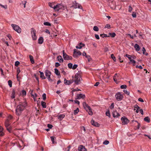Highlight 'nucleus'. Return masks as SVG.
<instances>
[{"label": "nucleus", "mask_w": 151, "mask_h": 151, "mask_svg": "<svg viewBox=\"0 0 151 151\" xmlns=\"http://www.w3.org/2000/svg\"><path fill=\"white\" fill-rule=\"evenodd\" d=\"M27 3L26 1H24L22 2L23 4L24 5V8L26 6V4Z\"/></svg>", "instance_id": "58"}, {"label": "nucleus", "mask_w": 151, "mask_h": 151, "mask_svg": "<svg viewBox=\"0 0 151 151\" xmlns=\"http://www.w3.org/2000/svg\"><path fill=\"white\" fill-rule=\"evenodd\" d=\"M51 139L52 140V141L53 143H54V139H55V137L53 136L51 137Z\"/></svg>", "instance_id": "49"}, {"label": "nucleus", "mask_w": 151, "mask_h": 151, "mask_svg": "<svg viewBox=\"0 0 151 151\" xmlns=\"http://www.w3.org/2000/svg\"><path fill=\"white\" fill-rule=\"evenodd\" d=\"M84 46L85 45L84 44H83L82 42H80L76 46V48L81 49L82 47Z\"/></svg>", "instance_id": "14"}, {"label": "nucleus", "mask_w": 151, "mask_h": 151, "mask_svg": "<svg viewBox=\"0 0 151 151\" xmlns=\"http://www.w3.org/2000/svg\"><path fill=\"white\" fill-rule=\"evenodd\" d=\"M11 26L13 29L18 33H20L21 32V29L18 26L15 24H11Z\"/></svg>", "instance_id": "4"}, {"label": "nucleus", "mask_w": 151, "mask_h": 151, "mask_svg": "<svg viewBox=\"0 0 151 151\" xmlns=\"http://www.w3.org/2000/svg\"><path fill=\"white\" fill-rule=\"evenodd\" d=\"M123 92L127 94V95H129L130 94V92L129 91H128L126 90H124Z\"/></svg>", "instance_id": "37"}, {"label": "nucleus", "mask_w": 151, "mask_h": 151, "mask_svg": "<svg viewBox=\"0 0 151 151\" xmlns=\"http://www.w3.org/2000/svg\"><path fill=\"white\" fill-rule=\"evenodd\" d=\"M12 118V116L11 115H9L8 116L6 120H8V121H9Z\"/></svg>", "instance_id": "46"}, {"label": "nucleus", "mask_w": 151, "mask_h": 151, "mask_svg": "<svg viewBox=\"0 0 151 151\" xmlns=\"http://www.w3.org/2000/svg\"><path fill=\"white\" fill-rule=\"evenodd\" d=\"M29 57L31 63L32 64H33L35 62L34 60L33 57L32 56L30 55L29 56Z\"/></svg>", "instance_id": "31"}, {"label": "nucleus", "mask_w": 151, "mask_h": 151, "mask_svg": "<svg viewBox=\"0 0 151 151\" xmlns=\"http://www.w3.org/2000/svg\"><path fill=\"white\" fill-rule=\"evenodd\" d=\"M64 8L63 6L61 4H58L55 5L54 10L55 11H58L59 10L62 9Z\"/></svg>", "instance_id": "7"}, {"label": "nucleus", "mask_w": 151, "mask_h": 151, "mask_svg": "<svg viewBox=\"0 0 151 151\" xmlns=\"http://www.w3.org/2000/svg\"><path fill=\"white\" fill-rule=\"evenodd\" d=\"M61 73H63V75H66V73L65 72V71H64V70H63L62 71H61Z\"/></svg>", "instance_id": "63"}, {"label": "nucleus", "mask_w": 151, "mask_h": 151, "mask_svg": "<svg viewBox=\"0 0 151 151\" xmlns=\"http://www.w3.org/2000/svg\"><path fill=\"white\" fill-rule=\"evenodd\" d=\"M42 97L43 99L44 100H45L46 99V94L45 93H43L42 94Z\"/></svg>", "instance_id": "40"}, {"label": "nucleus", "mask_w": 151, "mask_h": 151, "mask_svg": "<svg viewBox=\"0 0 151 151\" xmlns=\"http://www.w3.org/2000/svg\"><path fill=\"white\" fill-rule=\"evenodd\" d=\"M43 24L45 26H51V24L48 22H46L44 23Z\"/></svg>", "instance_id": "35"}, {"label": "nucleus", "mask_w": 151, "mask_h": 151, "mask_svg": "<svg viewBox=\"0 0 151 151\" xmlns=\"http://www.w3.org/2000/svg\"><path fill=\"white\" fill-rule=\"evenodd\" d=\"M11 97L12 99H14L15 97V92L14 90L12 91Z\"/></svg>", "instance_id": "28"}, {"label": "nucleus", "mask_w": 151, "mask_h": 151, "mask_svg": "<svg viewBox=\"0 0 151 151\" xmlns=\"http://www.w3.org/2000/svg\"><path fill=\"white\" fill-rule=\"evenodd\" d=\"M8 84L9 87H12V82L11 80H9L8 82Z\"/></svg>", "instance_id": "41"}, {"label": "nucleus", "mask_w": 151, "mask_h": 151, "mask_svg": "<svg viewBox=\"0 0 151 151\" xmlns=\"http://www.w3.org/2000/svg\"><path fill=\"white\" fill-rule=\"evenodd\" d=\"M3 128L1 126H0V136H3L4 135V133L3 132Z\"/></svg>", "instance_id": "22"}, {"label": "nucleus", "mask_w": 151, "mask_h": 151, "mask_svg": "<svg viewBox=\"0 0 151 151\" xmlns=\"http://www.w3.org/2000/svg\"><path fill=\"white\" fill-rule=\"evenodd\" d=\"M146 51V50L145 47H143L142 49V52L143 54L145 55H148V53H145V52Z\"/></svg>", "instance_id": "36"}, {"label": "nucleus", "mask_w": 151, "mask_h": 151, "mask_svg": "<svg viewBox=\"0 0 151 151\" xmlns=\"http://www.w3.org/2000/svg\"><path fill=\"white\" fill-rule=\"evenodd\" d=\"M121 120L122 121V124L125 125L127 124L129 122V120L126 118L122 117Z\"/></svg>", "instance_id": "9"}, {"label": "nucleus", "mask_w": 151, "mask_h": 151, "mask_svg": "<svg viewBox=\"0 0 151 151\" xmlns=\"http://www.w3.org/2000/svg\"><path fill=\"white\" fill-rule=\"evenodd\" d=\"M0 6L2 8H4L5 9H7V6L6 5H2L1 4H0Z\"/></svg>", "instance_id": "42"}, {"label": "nucleus", "mask_w": 151, "mask_h": 151, "mask_svg": "<svg viewBox=\"0 0 151 151\" xmlns=\"http://www.w3.org/2000/svg\"><path fill=\"white\" fill-rule=\"evenodd\" d=\"M115 97L116 99L118 101H121L124 98V96L120 92L117 93L115 95Z\"/></svg>", "instance_id": "5"}, {"label": "nucleus", "mask_w": 151, "mask_h": 151, "mask_svg": "<svg viewBox=\"0 0 151 151\" xmlns=\"http://www.w3.org/2000/svg\"><path fill=\"white\" fill-rule=\"evenodd\" d=\"M20 63L19 61H17L15 62V65L16 66H17Z\"/></svg>", "instance_id": "50"}, {"label": "nucleus", "mask_w": 151, "mask_h": 151, "mask_svg": "<svg viewBox=\"0 0 151 151\" xmlns=\"http://www.w3.org/2000/svg\"><path fill=\"white\" fill-rule=\"evenodd\" d=\"M91 123L92 125L95 126L99 127V124L97 122L94 121L92 119L91 121Z\"/></svg>", "instance_id": "15"}, {"label": "nucleus", "mask_w": 151, "mask_h": 151, "mask_svg": "<svg viewBox=\"0 0 151 151\" xmlns=\"http://www.w3.org/2000/svg\"><path fill=\"white\" fill-rule=\"evenodd\" d=\"M125 56L126 57L128 58L129 59V58H131V57H132V56L131 55H128L127 54H126L125 55Z\"/></svg>", "instance_id": "55"}, {"label": "nucleus", "mask_w": 151, "mask_h": 151, "mask_svg": "<svg viewBox=\"0 0 151 151\" xmlns=\"http://www.w3.org/2000/svg\"><path fill=\"white\" fill-rule=\"evenodd\" d=\"M49 6L52 8H53L54 9L55 6V3H48Z\"/></svg>", "instance_id": "21"}, {"label": "nucleus", "mask_w": 151, "mask_h": 151, "mask_svg": "<svg viewBox=\"0 0 151 151\" xmlns=\"http://www.w3.org/2000/svg\"><path fill=\"white\" fill-rule=\"evenodd\" d=\"M93 29L96 31H98L99 30V28L97 26H95L93 27Z\"/></svg>", "instance_id": "39"}, {"label": "nucleus", "mask_w": 151, "mask_h": 151, "mask_svg": "<svg viewBox=\"0 0 151 151\" xmlns=\"http://www.w3.org/2000/svg\"><path fill=\"white\" fill-rule=\"evenodd\" d=\"M31 33L32 39L34 40H36L37 39V36H36V31L34 29L32 28L31 29Z\"/></svg>", "instance_id": "8"}, {"label": "nucleus", "mask_w": 151, "mask_h": 151, "mask_svg": "<svg viewBox=\"0 0 151 151\" xmlns=\"http://www.w3.org/2000/svg\"><path fill=\"white\" fill-rule=\"evenodd\" d=\"M77 8L83 10V7L81 5L79 4L76 3V8Z\"/></svg>", "instance_id": "24"}, {"label": "nucleus", "mask_w": 151, "mask_h": 151, "mask_svg": "<svg viewBox=\"0 0 151 151\" xmlns=\"http://www.w3.org/2000/svg\"><path fill=\"white\" fill-rule=\"evenodd\" d=\"M109 36H110L112 37H114L116 35L115 33L114 32L112 33H109Z\"/></svg>", "instance_id": "33"}, {"label": "nucleus", "mask_w": 151, "mask_h": 151, "mask_svg": "<svg viewBox=\"0 0 151 151\" xmlns=\"http://www.w3.org/2000/svg\"><path fill=\"white\" fill-rule=\"evenodd\" d=\"M63 57L64 59L65 60H71L72 59V57L71 56L68 55L66 54H64V55H63Z\"/></svg>", "instance_id": "10"}, {"label": "nucleus", "mask_w": 151, "mask_h": 151, "mask_svg": "<svg viewBox=\"0 0 151 151\" xmlns=\"http://www.w3.org/2000/svg\"><path fill=\"white\" fill-rule=\"evenodd\" d=\"M136 68H139L140 69H142V67L141 66V65H137L136 66Z\"/></svg>", "instance_id": "62"}, {"label": "nucleus", "mask_w": 151, "mask_h": 151, "mask_svg": "<svg viewBox=\"0 0 151 151\" xmlns=\"http://www.w3.org/2000/svg\"><path fill=\"white\" fill-rule=\"evenodd\" d=\"M7 130L9 131V132H11V129L9 127H6Z\"/></svg>", "instance_id": "56"}, {"label": "nucleus", "mask_w": 151, "mask_h": 151, "mask_svg": "<svg viewBox=\"0 0 151 151\" xmlns=\"http://www.w3.org/2000/svg\"><path fill=\"white\" fill-rule=\"evenodd\" d=\"M65 116V115L64 114H60L58 116V119L61 120H62Z\"/></svg>", "instance_id": "30"}, {"label": "nucleus", "mask_w": 151, "mask_h": 151, "mask_svg": "<svg viewBox=\"0 0 151 151\" xmlns=\"http://www.w3.org/2000/svg\"><path fill=\"white\" fill-rule=\"evenodd\" d=\"M81 130L82 131H83L84 132H86V129L85 127H81Z\"/></svg>", "instance_id": "60"}, {"label": "nucleus", "mask_w": 151, "mask_h": 151, "mask_svg": "<svg viewBox=\"0 0 151 151\" xmlns=\"http://www.w3.org/2000/svg\"><path fill=\"white\" fill-rule=\"evenodd\" d=\"M81 54V52L80 51H77L76 50V55H80Z\"/></svg>", "instance_id": "54"}, {"label": "nucleus", "mask_w": 151, "mask_h": 151, "mask_svg": "<svg viewBox=\"0 0 151 151\" xmlns=\"http://www.w3.org/2000/svg\"><path fill=\"white\" fill-rule=\"evenodd\" d=\"M83 106L86 111L88 112L89 115H92L93 112L91 107L85 102L83 103Z\"/></svg>", "instance_id": "3"}, {"label": "nucleus", "mask_w": 151, "mask_h": 151, "mask_svg": "<svg viewBox=\"0 0 151 151\" xmlns=\"http://www.w3.org/2000/svg\"><path fill=\"white\" fill-rule=\"evenodd\" d=\"M111 58L113 59V60L114 61H116V59L115 57L114 56V55L113 54H111Z\"/></svg>", "instance_id": "44"}, {"label": "nucleus", "mask_w": 151, "mask_h": 151, "mask_svg": "<svg viewBox=\"0 0 151 151\" xmlns=\"http://www.w3.org/2000/svg\"><path fill=\"white\" fill-rule=\"evenodd\" d=\"M78 72L76 73V84H79L82 80L81 78L82 73L81 71L78 70Z\"/></svg>", "instance_id": "2"}, {"label": "nucleus", "mask_w": 151, "mask_h": 151, "mask_svg": "<svg viewBox=\"0 0 151 151\" xmlns=\"http://www.w3.org/2000/svg\"><path fill=\"white\" fill-rule=\"evenodd\" d=\"M39 72L40 73V78L43 79H45L46 78V77L45 76L43 73L40 71H39Z\"/></svg>", "instance_id": "23"}, {"label": "nucleus", "mask_w": 151, "mask_h": 151, "mask_svg": "<svg viewBox=\"0 0 151 151\" xmlns=\"http://www.w3.org/2000/svg\"><path fill=\"white\" fill-rule=\"evenodd\" d=\"M129 60H130V62L129 63H131L133 64V65H134L136 63V62L132 58V57H131L130 58H129Z\"/></svg>", "instance_id": "19"}, {"label": "nucleus", "mask_w": 151, "mask_h": 151, "mask_svg": "<svg viewBox=\"0 0 151 151\" xmlns=\"http://www.w3.org/2000/svg\"><path fill=\"white\" fill-rule=\"evenodd\" d=\"M138 101H140V102H144L143 100L141 98H140L138 99Z\"/></svg>", "instance_id": "64"}, {"label": "nucleus", "mask_w": 151, "mask_h": 151, "mask_svg": "<svg viewBox=\"0 0 151 151\" xmlns=\"http://www.w3.org/2000/svg\"><path fill=\"white\" fill-rule=\"evenodd\" d=\"M31 95L32 96V97L34 99V100L35 101H36V98L37 97V94L36 93H34V94L31 93Z\"/></svg>", "instance_id": "32"}, {"label": "nucleus", "mask_w": 151, "mask_h": 151, "mask_svg": "<svg viewBox=\"0 0 151 151\" xmlns=\"http://www.w3.org/2000/svg\"><path fill=\"white\" fill-rule=\"evenodd\" d=\"M132 9H133L132 8V7H131V6H129L128 11L129 12H131Z\"/></svg>", "instance_id": "47"}, {"label": "nucleus", "mask_w": 151, "mask_h": 151, "mask_svg": "<svg viewBox=\"0 0 151 151\" xmlns=\"http://www.w3.org/2000/svg\"><path fill=\"white\" fill-rule=\"evenodd\" d=\"M114 103H112L111 104V105H110V108L111 109H112L114 108Z\"/></svg>", "instance_id": "51"}, {"label": "nucleus", "mask_w": 151, "mask_h": 151, "mask_svg": "<svg viewBox=\"0 0 151 151\" xmlns=\"http://www.w3.org/2000/svg\"><path fill=\"white\" fill-rule=\"evenodd\" d=\"M95 37L97 39H99V35L97 34H95Z\"/></svg>", "instance_id": "61"}, {"label": "nucleus", "mask_w": 151, "mask_h": 151, "mask_svg": "<svg viewBox=\"0 0 151 151\" xmlns=\"http://www.w3.org/2000/svg\"><path fill=\"white\" fill-rule=\"evenodd\" d=\"M55 73L57 76L60 75V73L58 71V70L57 68H55L54 69Z\"/></svg>", "instance_id": "27"}, {"label": "nucleus", "mask_w": 151, "mask_h": 151, "mask_svg": "<svg viewBox=\"0 0 151 151\" xmlns=\"http://www.w3.org/2000/svg\"><path fill=\"white\" fill-rule=\"evenodd\" d=\"M113 116L114 117H118L120 116L119 113L116 110L112 112Z\"/></svg>", "instance_id": "11"}, {"label": "nucleus", "mask_w": 151, "mask_h": 151, "mask_svg": "<svg viewBox=\"0 0 151 151\" xmlns=\"http://www.w3.org/2000/svg\"><path fill=\"white\" fill-rule=\"evenodd\" d=\"M57 59L60 63H63V59L60 55L58 56L57 57Z\"/></svg>", "instance_id": "18"}, {"label": "nucleus", "mask_w": 151, "mask_h": 151, "mask_svg": "<svg viewBox=\"0 0 151 151\" xmlns=\"http://www.w3.org/2000/svg\"><path fill=\"white\" fill-rule=\"evenodd\" d=\"M134 47L136 49V50H137V51H139L140 50V47L137 44H136L135 45Z\"/></svg>", "instance_id": "25"}, {"label": "nucleus", "mask_w": 151, "mask_h": 151, "mask_svg": "<svg viewBox=\"0 0 151 151\" xmlns=\"http://www.w3.org/2000/svg\"><path fill=\"white\" fill-rule=\"evenodd\" d=\"M144 120L147 122H150V118L148 116L145 117L144 119Z\"/></svg>", "instance_id": "34"}, {"label": "nucleus", "mask_w": 151, "mask_h": 151, "mask_svg": "<svg viewBox=\"0 0 151 151\" xmlns=\"http://www.w3.org/2000/svg\"><path fill=\"white\" fill-rule=\"evenodd\" d=\"M78 151H87L85 147L83 145H80L78 147Z\"/></svg>", "instance_id": "13"}, {"label": "nucleus", "mask_w": 151, "mask_h": 151, "mask_svg": "<svg viewBox=\"0 0 151 151\" xmlns=\"http://www.w3.org/2000/svg\"><path fill=\"white\" fill-rule=\"evenodd\" d=\"M45 76L49 81H52V80L50 78V76L51 75V72L48 70H46L45 71Z\"/></svg>", "instance_id": "6"}, {"label": "nucleus", "mask_w": 151, "mask_h": 151, "mask_svg": "<svg viewBox=\"0 0 151 151\" xmlns=\"http://www.w3.org/2000/svg\"><path fill=\"white\" fill-rule=\"evenodd\" d=\"M109 143V141H108L107 140H105V141H104V142L103 144L105 145H106L108 144Z\"/></svg>", "instance_id": "53"}, {"label": "nucleus", "mask_w": 151, "mask_h": 151, "mask_svg": "<svg viewBox=\"0 0 151 151\" xmlns=\"http://www.w3.org/2000/svg\"><path fill=\"white\" fill-rule=\"evenodd\" d=\"M105 28H107L108 29H110L111 28V25L109 24H107L106 25Z\"/></svg>", "instance_id": "48"}, {"label": "nucleus", "mask_w": 151, "mask_h": 151, "mask_svg": "<svg viewBox=\"0 0 151 151\" xmlns=\"http://www.w3.org/2000/svg\"><path fill=\"white\" fill-rule=\"evenodd\" d=\"M120 87L121 89H126L127 88V86L126 85H121Z\"/></svg>", "instance_id": "43"}, {"label": "nucleus", "mask_w": 151, "mask_h": 151, "mask_svg": "<svg viewBox=\"0 0 151 151\" xmlns=\"http://www.w3.org/2000/svg\"><path fill=\"white\" fill-rule=\"evenodd\" d=\"M26 106L27 103L25 102L19 103L16 110V114L18 116L20 115Z\"/></svg>", "instance_id": "1"}, {"label": "nucleus", "mask_w": 151, "mask_h": 151, "mask_svg": "<svg viewBox=\"0 0 151 151\" xmlns=\"http://www.w3.org/2000/svg\"><path fill=\"white\" fill-rule=\"evenodd\" d=\"M10 124L9 123V121L6 120L5 122V125L6 127H7L9 126Z\"/></svg>", "instance_id": "26"}, {"label": "nucleus", "mask_w": 151, "mask_h": 151, "mask_svg": "<svg viewBox=\"0 0 151 151\" xmlns=\"http://www.w3.org/2000/svg\"><path fill=\"white\" fill-rule=\"evenodd\" d=\"M85 97V95L82 94L80 93L78 94L77 95V98L76 99H80L81 98L84 99Z\"/></svg>", "instance_id": "16"}, {"label": "nucleus", "mask_w": 151, "mask_h": 151, "mask_svg": "<svg viewBox=\"0 0 151 151\" xmlns=\"http://www.w3.org/2000/svg\"><path fill=\"white\" fill-rule=\"evenodd\" d=\"M47 127L49 128V129H51L52 127V125L50 124H48L47 125Z\"/></svg>", "instance_id": "59"}, {"label": "nucleus", "mask_w": 151, "mask_h": 151, "mask_svg": "<svg viewBox=\"0 0 151 151\" xmlns=\"http://www.w3.org/2000/svg\"><path fill=\"white\" fill-rule=\"evenodd\" d=\"M60 64L58 62H56L55 63V66L56 67H58L60 66Z\"/></svg>", "instance_id": "57"}, {"label": "nucleus", "mask_w": 151, "mask_h": 151, "mask_svg": "<svg viewBox=\"0 0 151 151\" xmlns=\"http://www.w3.org/2000/svg\"><path fill=\"white\" fill-rule=\"evenodd\" d=\"M64 83L65 85H69L73 82L74 81L73 80H70L69 81L67 80L65 78L64 79Z\"/></svg>", "instance_id": "12"}, {"label": "nucleus", "mask_w": 151, "mask_h": 151, "mask_svg": "<svg viewBox=\"0 0 151 151\" xmlns=\"http://www.w3.org/2000/svg\"><path fill=\"white\" fill-rule=\"evenodd\" d=\"M43 41V38L42 37H40L38 40V42L39 44H42Z\"/></svg>", "instance_id": "20"}, {"label": "nucleus", "mask_w": 151, "mask_h": 151, "mask_svg": "<svg viewBox=\"0 0 151 151\" xmlns=\"http://www.w3.org/2000/svg\"><path fill=\"white\" fill-rule=\"evenodd\" d=\"M22 95L24 96L26 95V91L24 90H22Z\"/></svg>", "instance_id": "38"}, {"label": "nucleus", "mask_w": 151, "mask_h": 151, "mask_svg": "<svg viewBox=\"0 0 151 151\" xmlns=\"http://www.w3.org/2000/svg\"><path fill=\"white\" fill-rule=\"evenodd\" d=\"M132 16L134 18L136 17L137 16L136 13L134 12H133L132 14Z\"/></svg>", "instance_id": "52"}, {"label": "nucleus", "mask_w": 151, "mask_h": 151, "mask_svg": "<svg viewBox=\"0 0 151 151\" xmlns=\"http://www.w3.org/2000/svg\"><path fill=\"white\" fill-rule=\"evenodd\" d=\"M106 114L107 116H108L110 117V115L109 111L108 110L107 112H106Z\"/></svg>", "instance_id": "45"}, {"label": "nucleus", "mask_w": 151, "mask_h": 151, "mask_svg": "<svg viewBox=\"0 0 151 151\" xmlns=\"http://www.w3.org/2000/svg\"><path fill=\"white\" fill-rule=\"evenodd\" d=\"M41 104L42 107L43 108H46V103L44 101H42L41 102Z\"/></svg>", "instance_id": "29"}, {"label": "nucleus", "mask_w": 151, "mask_h": 151, "mask_svg": "<svg viewBox=\"0 0 151 151\" xmlns=\"http://www.w3.org/2000/svg\"><path fill=\"white\" fill-rule=\"evenodd\" d=\"M68 67L70 68H72L73 69H76V64H74L73 66V64L71 63H69L68 64Z\"/></svg>", "instance_id": "17"}]
</instances>
